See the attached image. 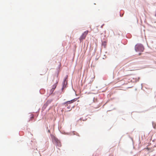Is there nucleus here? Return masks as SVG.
Returning a JSON list of instances; mask_svg holds the SVG:
<instances>
[{
    "label": "nucleus",
    "instance_id": "1",
    "mask_svg": "<svg viewBox=\"0 0 156 156\" xmlns=\"http://www.w3.org/2000/svg\"><path fill=\"white\" fill-rule=\"evenodd\" d=\"M135 49L136 51H143L144 48L142 44H137L135 46Z\"/></svg>",
    "mask_w": 156,
    "mask_h": 156
},
{
    "label": "nucleus",
    "instance_id": "2",
    "mask_svg": "<svg viewBox=\"0 0 156 156\" xmlns=\"http://www.w3.org/2000/svg\"><path fill=\"white\" fill-rule=\"evenodd\" d=\"M76 100H77V98H75L73 99V100H71L70 101H67L66 102V104H67L66 105V106L67 107V108L68 109H69V111H71V109H70L71 106L70 105H68V104H70L71 103H72L73 102H74L76 101Z\"/></svg>",
    "mask_w": 156,
    "mask_h": 156
},
{
    "label": "nucleus",
    "instance_id": "3",
    "mask_svg": "<svg viewBox=\"0 0 156 156\" xmlns=\"http://www.w3.org/2000/svg\"><path fill=\"white\" fill-rule=\"evenodd\" d=\"M88 33V31L87 30L82 34V35L79 38V39L80 41H81L83 40L84 39H85Z\"/></svg>",
    "mask_w": 156,
    "mask_h": 156
},
{
    "label": "nucleus",
    "instance_id": "4",
    "mask_svg": "<svg viewBox=\"0 0 156 156\" xmlns=\"http://www.w3.org/2000/svg\"><path fill=\"white\" fill-rule=\"evenodd\" d=\"M54 142L59 147H61V142L57 138H55L54 139Z\"/></svg>",
    "mask_w": 156,
    "mask_h": 156
},
{
    "label": "nucleus",
    "instance_id": "5",
    "mask_svg": "<svg viewBox=\"0 0 156 156\" xmlns=\"http://www.w3.org/2000/svg\"><path fill=\"white\" fill-rule=\"evenodd\" d=\"M57 83H55V84H54L53 86H52V89H54V90H55V88H56V86H57Z\"/></svg>",
    "mask_w": 156,
    "mask_h": 156
},
{
    "label": "nucleus",
    "instance_id": "6",
    "mask_svg": "<svg viewBox=\"0 0 156 156\" xmlns=\"http://www.w3.org/2000/svg\"><path fill=\"white\" fill-rule=\"evenodd\" d=\"M54 89H53L51 88L49 94H52V93L53 92V91H54Z\"/></svg>",
    "mask_w": 156,
    "mask_h": 156
},
{
    "label": "nucleus",
    "instance_id": "7",
    "mask_svg": "<svg viewBox=\"0 0 156 156\" xmlns=\"http://www.w3.org/2000/svg\"><path fill=\"white\" fill-rule=\"evenodd\" d=\"M64 83H65V82L64 81ZM64 85H63V88H62V89H63L65 87H66V86H65L64 85Z\"/></svg>",
    "mask_w": 156,
    "mask_h": 156
},
{
    "label": "nucleus",
    "instance_id": "8",
    "mask_svg": "<svg viewBox=\"0 0 156 156\" xmlns=\"http://www.w3.org/2000/svg\"><path fill=\"white\" fill-rule=\"evenodd\" d=\"M33 118H34V116H33V115H31V117H30V118H31V119H33Z\"/></svg>",
    "mask_w": 156,
    "mask_h": 156
},
{
    "label": "nucleus",
    "instance_id": "9",
    "mask_svg": "<svg viewBox=\"0 0 156 156\" xmlns=\"http://www.w3.org/2000/svg\"><path fill=\"white\" fill-rule=\"evenodd\" d=\"M147 149L148 150V148H147Z\"/></svg>",
    "mask_w": 156,
    "mask_h": 156
}]
</instances>
